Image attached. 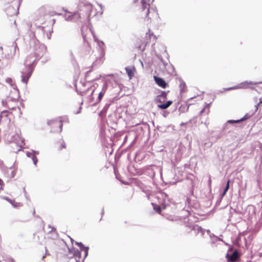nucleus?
I'll return each mask as SVG.
<instances>
[{"mask_svg": "<svg viewBox=\"0 0 262 262\" xmlns=\"http://www.w3.org/2000/svg\"><path fill=\"white\" fill-rule=\"evenodd\" d=\"M145 39H146V40L140 39L137 41V47L138 49L142 52L145 50L147 43L150 42L151 40L154 43L157 39V37L149 30L148 32L146 34Z\"/></svg>", "mask_w": 262, "mask_h": 262, "instance_id": "nucleus-1", "label": "nucleus"}, {"mask_svg": "<svg viewBox=\"0 0 262 262\" xmlns=\"http://www.w3.org/2000/svg\"><path fill=\"white\" fill-rule=\"evenodd\" d=\"M93 9V5L86 2H81L78 5V10L83 18H89Z\"/></svg>", "mask_w": 262, "mask_h": 262, "instance_id": "nucleus-2", "label": "nucleus"}, {"mask_svg": "<svg viewBox=\"0 0 262 262\" xmlns=\"http://www.w3.org/2000/svg\"><path fill=\"white\" fill-rule=\"evenodd\" d=\"M48 125L50 127V131L52 133H61L62 129V120L59 117L50 120L48 122Z\"/></svg>", "mask_w": 262, "mask_h": 262, "instance_id": "nucleus-3", "label": "nucleus"}, {"mask_svg": "<svg viewBox=\"0 0 262 262\" xmlns=\"http://www.w3.org/2000/svg\"><path fill=\"white\" fill-rule=\"evenodd\" d=\"M33 71V69L30 65L26 66L25 68L23 70V71L21 72V81L23 83H25L26 84H27L28 80L32 74Z\"/></svg>", "mask_w": 262, "mask_h": 262, "instance_id": "nucleus-4", "label": "nucleus"}, {"mask_svg": "<svg viewBox=\"0 0 262 262\" xmlns=\"http://www.w3.org/2000/svg\"><path fill=\"white\" fill-rule=\"evenodd\" d=\"M141 6L142 11H145V18L147 21L151 19V17L149 15V7L150 5L147 3L146 0H141Z\"/></svg>", "mask_w": 262, "mask_h": 262, "instance_id": "nucleus-5", "label": "nucleus"}, {"mask_svg": "<svg viewBox=\"0 0 262 262\" xmlns=\"http://www.w3.org/2000/svg\"><path fill=\"white\" fill-rule=\"evenodd\" d=\"M81 18H84L82 17L81 14L79 12V11L78 10L77 12H75L73 14L69 15L68 17L67 18V19L69 20L76 21L79 20V19H80Z\"/></svg>", "mask_w": 262, "mask_h": 262, "instance_id": "nucleus-6", "label": "nucleus"}, {"mask_svg": "<svg viewBox=\"0 0 262 262\" xmlns=\"http://www.w3.org/2000/svg\"><path fill=\"white\" fill-rule=\"evenodd\" d=\"M154 79L156 82V83L160 87L162 88H165L167 84V83L163 79L158 77L156 76H154Z\"/></svg>", "mask_w": 262, "mask_h": 262, "instance_id": "nucleus-7", "label": "nucleus"}, {"mask_svg": "<svg viewBox=\"0 0 262 262\" xmlns=\"http://www.w3.org/2000/svg\"><path fill=\"white\" fill-rule=\"evenodd\" d=\"M56 146L58 151H61L66 148V144L63 139H60L56 142Z\"/></svg>", "mask_w": 262, "mask_h": 262, "instance_id": "nucleus-8", "label": "nucleus"}, {"mask_svg": "<svg viewBox=\"0 0 262 262\" xmlns=\"http://www.w3.org/2000/svg\"><path fill=\"white\" fill-rule=\"evenodd\" d=\"M262 82H248V81H245L244 82H242L240 84V88L242 89H248L251 88V86L253 85H255L258 83H261Z\"/></svg>", "mask_w": 262, "mask_h": 262, "instance_id": "nucleus-9", "label": "nucleus"}, {"mask_svg": "<svg viewBox=\"0 0 262 262\" xmlns=\"http://www.w3.org/2000/svg\"><path fill=\"white\" fill-rule=\"evenodd\" d=\"M125 71L128 75L129 79H131L134 76L136 71V69L134 66L128 67L125 68Z\"/></svg>", "mask_w": 262, "mask_h": 262, "instance_id": "nucleus-10", "label": "nucleus"}, {"mask_svg": "<svg viewBox=\"0 0 262 262\" xmlns=\"http://www.w3.org/2000/svg\"><path fill=\"white\" fill-rule=\"evenodd\" d=\"M77 245L80 248L81 252H84V258H85L88 254V251L89 249V247H85L81 243H77Z\"/></svg>", "mask_w": 262, "mask_h": 262, "instance_id": "nucleus-11", "label": "nucleus"}, {"mask_svg": "<svg viewBox=\"0 0 262 262\" xmlns=\"http://www.w3.org/2000/svg\"><path fill=\"white\" fill-rule=\"evenodd\" d=\"M167 99V93L163 91L160 95L157 97V101L159 102H164Z\"/></svg>", "mask_w": 262, "mask_h": 262, "instance_id": "nucleus-12", "label": "nucleus"}, {"mask_svg": "<svg viewBox=\"0 0 262 262\" xmlns=\"http://www.w3.org/2000/svg\"><path fill=\"white\" fill-rule=\"evenodd\" d=\"M12 115L11 113H10L8 111H4L1 112L0 115V120L5 119L6 118H9V115ZM9 121H10V119L8 118Z\"/></svg>", "mask_w": 262, "mask_h": 262, "instance_id": "nucleus-13", "label": "nucleus"}, {"mask_svg": "<svg viewBox=\"0 0 262 262\" xmlns=\"http://www.w3.org/2000/svg\"><path fill=\"white\" fill-rule=\"evenodd\" d=\"M5 199L7 201H8L15 208L20 207L23 206V204L21 203H19V202H16L14 200H12L9 199L8 198H5Z\"/></svg>", "mask_w": 262, "mask_h": 262, "instance_id": "nucleus-14", "label": "nucleus"}, {"mask_svg": "<svg viewBox=\"0 0 262 262\" xmlns=\"http://www.w3.org/2000/svg\"><path fill=\"white\" fill-rule=\"evenodd\" d=\"M172 103V101L169 100V101H167L165 103L159 104L158 105V107L159 108H161L162 110H165V109H166L167 108H168Z\"/></svg>", "mask_w": 262, "mask_h": 262, "instance_id": "nucleus-15", "label": "nucleus"}, {"mask_svg": "<svg viewBox=\"0 0 262 262\" xmlns=\"http://www.w3.org/2000/svg\"><path fill=\"white\" fill-rule=\"evenodd\" d=\"M73 253V256L75 257L76 261L77 262H80V259H81V253L78 250H73V251H72Z\"/></svg>", "mask_w": 262, "mask_h": 262, "instance_id": "nucleus-16", "label": "nucleus"}, {"mask_svg": "<svg viewBox=\"0 0 262 262\" xmlns=\"http://www.w3.org/2000/svg\"><path fill=\"white\" fill-rule=\"evenodd\" d=\"M238 258V252L234 251L229 257V260L231 262L235 261Z\"/></svg>", "mask_w": 262, "mask_h": 262, "instance_id": "nucleus-17", "label": "nucleus"}, {"mask_svg": "<svg viewBox=\"0 0 262 262\" xmlns=\"http://www.w3.org/2000/svg\"><path fill=\"white\" fill-rule=\"evenodd\" d=\"M179 88L180 89L181 93H184L187 90V86L186 84L183 82H181V83L179 85Z\"/></svg>", "mask_w": 262, "mask_h": 262, "instance_id": "nucleus-18", "label": "nucleus"}, {"mask_svg": "<svg viewBox=\"0 0 262 262\" xmlns=\"http://www.w3.org/2000/svg\"><path fill=\"white\" fill-rule=\"evenodd\" d=\"M152 205L154 206V209L158 213L161 214L162 212L161 207L158 205H154V204H152Z\"/></svg>", "mask_w": 262, "mask_h": 262, "instance_id": "nucleus-19", "label": "nucleus"}, {"mask_svg": "<svg viewBox=\"0 0 262 262\" xmlns=\"http://www.w3.org/2000/svg\"><path fill=\"white\" fill-rule=\"evenodd\" d=\"M230 180H228L227 181V184H226V186L224 189V192H223L222 193V196H224L225 195V194L226 193L227 191H228V190L229 189V183H230Z\"/></svg>", "mask_w": 262, "mask_h": 262, "instance_id": "nucleus-20", "label": "nucleus"}, {"mask_svg": "<svg viewBox=\"0 0 262 262\" xmlns=\"http://www.w3.org/2000/svg\"><path fill=\"white\" fill-rule=\"evenodd\" d=\"M6 82L8 83H9L11 86H13L14 85V82L13 79L11 78H7L6 79Z\"/></svg>", "mask_w": 262, "mask_h": 262, "instance_id": "nucleus-21", "label": "nucleus"}, {"mask_svg": "<svg viewBox=\"0 0 262 262\" xmlns=\"http://www.w3.org/2000/svg\"><path fill=\"white\" fill-rule=\"evenodd\" d=\"M32 160L33 161L34 164L36 165L37 164L38 160L36 156H33L32 157Z\"/></svg>", "mask_w": 262, "mask_h": 262, "instance_id": "nucleus-22", "label": "nucleus"}, {"mask_svg": "<svg viewBox=\"0 0 262 262\" xmlns=\"http://www.w3.org/2000/svg\"><path fill=\"white\" fill-rule=\"evenodd\" d=\"M15 175V171L13 170H12L11 173V177L13 178Z\"/></svg>", "mask_w": 262, "mask_h": 262, "instance_id": "nucleus-23", "label": "nucleus"}, {"mask_svg": "<svg viewBox=\"0 0 262 262\" xmlns=\"http://www.w3.org/2000/svg\"><path fill=\"white\" fill-rule=\"evenodd\" d=\"M103 96V94L102 92H100L99 95L98 99L99 100H100L102 99V97Z\"/></svg>", "mask_w": 262, "mask_h": 262, "instance_id": "nucleus-24", "label": "nucleus"}, {"mask_svg": "<svg viewBox=\"0 0 262 262\" xmlns=\"http://www.w3.org/2000/svg\"><path fill=\"white\" fill-rule=\"evenodd\" d=\"M240 121H241V120H236V121H234V120L231 121V120H230V121H229V122H236V123L239 122Z\"/></svg>", "mask_w": 262, "mask_h": 262, "instance_id": "nucleus-25", "label": "nucleus"}, {"mask_svg": "<svg viewBox=\"0 0 262 262\" xmlns=\"http://www.w3.org/2000/svg\"><path fill=\"white\" fill-rule=\"evenodd\" d=\"M3 185H4V182H3V181H2V180H1V179H0V185H1V186H2Z\"/></svg>", "mask_w": 262, "mask_h": 262, "instance_id": "nucleus-26", "label": "nucleus"}, {"mask_svg": "<svg viewBox=\"0 0 262 262\" xmlns=\"http://www.w3.org/2000/svg\"><path fill=\"white\" fill-rule=\"evenodd\" d=\"M166 208V206L165 205H163L162 207H161V209H165Z\"/></svg>", "mask_w": 262, "mask_h": 262, "instance_id": "nucleus-27", "label": "nucleus"}]
</instances>
